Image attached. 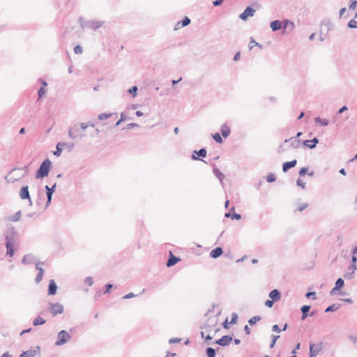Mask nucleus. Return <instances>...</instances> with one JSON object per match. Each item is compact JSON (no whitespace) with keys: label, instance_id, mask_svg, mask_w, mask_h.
<instances>
[{"label":"nucleus","instance_id":"f257e3e1","mask_svg":"<svg viewBox=\"0 0 357 357\" xmlns=\"http://www.w3.org/2000/svg\"><path fill=\"white\" fill-rule=\"evenodd\" d=\"M89 126L93 127V128L94 127V126L93 124L84 123H82L79 125V126L75 125V126H73L72 128H70V129L69 130V136L73 139L84 136V135L81 132L80 130H84L86 129L87 128H89Z\"/></svg>","mask_w":357,"mask_h":357},{"label":"nucleus","instance_id":"f03ea898","mask_svg":"<svg viewBox=\"0 0 357 357\" xmlns=\"http://www.w3.org/2000/svg\"><path fill=\"white\" fill-rule=\"evenodd\" d=\"M50 166L51 162L48 159L44 160L36 173V178L47 176L49 174Z\"/></svg>","mask_w":357,"mask_h":357},{"label":"nucleus","instance_id":"7ed1b4c3","mask_svg":"<svg viewBox=\"0 0 357 357\" xmlns=\"http://www.w3.org/2000/svg\"><path fill=\"white\" fill-rule=\"evenodd\" d=\"M70 335L66 331H61L57 335V340L55 342V344L57 346H61L67 342L68 340H70Z\"/></svg>","mask_w":357,"mask_h":357},{"label":"nucleus","instance_id":"20e7f679","mask_svg":"<svg viewBox=\"0 0 357 357\" xmlns=\"http://www.w3.org/2000/svg\"><path fill=\"white\" fill-rule=\"evenodd\" d=\"M50 310L53 316H56L57 314H61L63 312V307L59 303H54L51 305Z\"/></svg>","mask_w":357,"mask_h":357},{"label":"nucleus","instance_id":"39448f33","mask_svg":"<svg viewBox=\"0 0 357 357\" xmlns=\"http://www.w3.org/2000/svg\"><path fill=\"white\" fill-rule=\"evenodd\" d=\"M321 344H310V357H315L319 351L321 350Z\"/></svg>","mask_w":357,"mask_h":357},{"label":"nucleus","instance_id":"423d86ee","mask_svg":"<svg viewBox=\"0 0 357 357\" xmlns=\"http://www.w3.org/2000/svg\"><path fill=\"white\" fill-rule=\"evenodd\" d=\"M232 341V337L229 335H224L216 341V344L221 346H227Z\"/></svg>","mask_w":357,"mask_h":357},{"label":"nucleus","instance_id":"0eeeda50","mask_svg":"<svg viewBox=\"0 0 357 357\" xmlns=\"http://www.w3.org/2000/svg\"><path fill=\"white\" fill-rule=\"evenodd\" d=\"M255 10L250 7H248L244 12L240 15L243 20H246L248 17L253 16Z\"/></svg>","mask_w":357,"mask_h":357},{"label":"nucleus","instance_id":"6e6552de","mask_svg":"<svg viewBox=\"0 0 357 357\" xmlns=\"http://www.w3.org/2000/svg\"><path fill=\"white\" fill-rule=\"evenodd\" d=\"M269 297L275 302L280 300L281 296L278 289H274L270 292Z\"/></svg>","mask_w":357,"mask_h":357},{"label":"nucleus","instance_id":"1a4fd4ad","mask_svg":"<svg viewBox=\"0 0 357 357\" xmlns=\"http://www.w3.org/2000/svg\"><path fill=\"white\" fill-rule=\"evenodd\" d=\"M296 163H297V161L296 160H291V161H289V162H286L282 165V170L284 172H287L290 168H292V167H295Z\"/></svg>","mask_w":357,"mask_h":357},{"label":"nucleus","instance_id":"9d476101","mask_svg":"<svg viewBox=\"0 0 357 357\" xmlns=\"http://www.w3.org/2000/svg\"><path fill=\"white\" fill-rule=\"evenodd\" d=\"M20 196L21 199H30L29 192L28 190V187H22L20 192Z\"/></svg>","mask_w":357,"mask_h":357},{"label":"nucleus","instance_id":"9b49d317","mask_svg":"<svg viewBox=\"0 0 357 357\" xmlns=\"http://www.w3.org/2000/svg\"><path fill=\"white\" fill-rule=\"evenodd\" d=\"M56 284L54 280H50L48 287V294L50 295H54L56 292Z\"/></svg>","mask_w":357,"mask_h":357},{"label":"nucleus","instance_id":"f8f14e48","mask_svg":"<svg viewBox=\"0 0 357 357\" xmlns=\"http://www.w3.org/2000/svg\"><path fill=\"white\" fill-rule=\"evenodd\" d=\"M318 142H319V140L317 138H314L312 140H305L303 142V144L310 149H313L316 146V145Z\"/></svg>","mask_w":357,"mask_h":357},{"label":"nucleus","instance_id":"ddd939ff","mask_svg":"<svg viewBox=\"0 0 357 357\" xmlns=\"http://www.w3.org/2000/svg\"><path fill=\"white\" fill-rule=\"evenodd\" d=\"M190 20L186 17L182 22H177V24H176V26L174 27V30H178L181 27L187 26L190 24Z\"/></svg>","mask_w":357,"mask_h":357},{"label":"nucleus","instance_id":"4468645a","mask_svg":"<svg viewBox=\"0 0 357 357\" xmlns=\"http://www.w3.org/2000/svg\"><path fill=\"white\" fill-rule=\"evenodd\" d=\"M180 260L179 258L176 257L172 255V253L170 252V257L168 259V261L167 263V266L170 267L172 266H174L176 264L178 261Z\"/></svg>","mask_w":357,"mask_h":357},{"label":"nucleus","instance_id":"2eb2a0df","mask_svg":"<svg viewBox=\"0 0 357 357\" xmlns=\"http://www.w3.org/2000/svg\"><path fill=\"white\" fill-rule=\"evenodd\" d=\"M222 254V250L221 248H216L212 250L210 252V256L213 258H217Z\"/></svg>","mask_w":357,"mask_h":357},{"label":"nucleus","instance_id":"dca6fc26","mask_svg":"<svg viewBox=\"0 0 357 357\" xmlns=\"http://www.w3.org/2000/svg\"><path fill=\"white\" fill-rule=\"evenodd\" d=\"M36 268H37V270H38V275H37V276L36 278V282L37 283H39L42 280V279L43 278L44 270H43V268L39 267L38 264L36 265Z\"/></svg>","mask_w":357,"mask_h":357},{"label":"nucleus","instance_id":"f3484780","mask_svg":"<svg viewBox=\"0 0 357 357\" xmlns=\"http://www.w3.org/2000/svg\"><path fill=\"white\" fill-rule=\"evenodd\" d=\"M231 132V130L227 125H222L221 127V133L224 137H227Z\"/></svg>","mask_w":357,"mask_h":357},{"label":"nucleus","instance_id":"a211bd4d","mask_svg":"<svg viewBox=\"0 0 357 357\" xmlns=\"http://www.w3.org/2000/svg\"><path fill=\"white\" fill-rule=\"evenodd\" d=\"M344 280L342 278H339L335 282V287L331 290V294L341 289L344 286Z\"/></svg>","mask_w":357,"mask_h":357},{"label":"nucleus","instance_id":"6ab92c4d","mask_svg":"<svg viewBox=\"0 0 357 357\" xmlns=\"http://www.w3.org/2000/svg\"><path fill=\"white\" fill-rule=\"evenodd\" d=\"M271 27L273 31H277L282 28V22L279 20H275L271 23Z\"/></svg>","mask_w":357,"mask_h":357},{"label":"nucleus","instance_id":"aec40b11","mask_svg":"<svg viewBox=\"0 0 357 357\" xmlns=\"http://www.w3.org/2000/svg\"><path fill=\"white\" fill-rule=\"evenodd\" d=\"M7 255L12 257L14 255L13 245L10 241L6 243Z\"/></svg>","mask_w":357,"mask_h":357},{"label":"nucleus","instance_id":"412c9836","mask_svg":"<svg viewBox=\"0 0 357 357\" xmlns=\"http://www.w3.org/2000/svg\"><path fill=\"white\" fill-rule=\"evenodd\" d=\"M316 123H319L322 126H326L328 124V120L325 119H321L319 117H317L314 119Z\"/></svg>","mask_w":357,"mask_h":357},{"label":"nucleus","instance_id":"4be33fe9","mask_svg":"<svg viewBox=\"0 0 357 357\" xmlns=\"http://www.w3.org/2000/svg\"><path fill=\"white\" fill-rule=\"evenodd\" d=\"M21 218V212L19 211L16 213L15 215H11L8 218V220L11 222H16L18 221Z\"/></svg>","mask_w":357,"mask_h":357},{"label":"nucleus","instance_id":"5701e85b","mask_svg":"<svg viewBox=\"0 0 357 357\" xmlns=\"http://www.w3.org/2000/svg\"><path fill=\"white\" fill-rule=\"evenodd\" d=\"M36 353V351H24L20 355V357H33V356H35Z\"/></svg>","mask_w":357,"mask_h":357},{"label":"nucleus","instance_id":"b1692460","mask_svg":"<svg viewBox=\"0 0 357 357\" xmlns=\"http://www.w3.org/2000/svg\"><path fill=\"white\" fill-rule=\"evenodd\" d=\"M310 306L309 305H303L301 307V311L303 312L302 319H305L307 317V312L310 310Z\"/></svg>","mask_w":357,"mask_h":357},{"label":"nucleus","instance_id":"393cba45","mask_svg":"<svg viewBox=\"0 0 357 357\" xmlns=\"http://www.w3.org/2000/svg\"><path fill=\"white\" fill-rule=\"evenodd\" d=\"M43 86L38 91V96L40 98L45 93V87L47 86V83L45 81H42Z\"/></svg>","mask_w":357,"mask_h":357},{"label":"nucleus","instance_id":"a878e982","mask_svg":"<svg viewBox=\"0 0 357 357\" xmlns=\"http://www.w3.org/2000/svg\"><path fill=\"white\" fill-rule=\"evenodd\" d=\"M45 323V320L42 318L41 317H38L33 320V325L38 326V325H42Z\"/></svg>","mask_w":357,"mask_h":357},{"label":"nucleus","instance_id":"bb28decb","mask_svg":"<svg viewBox=\"0 0 357 357\" xmlns=\"http://www.w3.org/2000/svg\"><path fill=\"white\" fill-rule=\"evenodd\" d=\"M64 143H58L56 145V150L54 152L55 155L59 156L61 152V148L64 146Z\"/></svg>","mask_w":357,"mask_h":357},{"label":"nucleus","instance_id":"cd10ccee","mask_svg":"<svg viewBox=\"0 0 357 357\" xmlns=\"http://www.w3.org/2000/svg\"><path fill=\"white\" fill-rule=\"evenodd\" d=\"M259 320H261V317H259V316H255L253 317H252L251 319H249L248 322L250 325H254L255 324L257 321H259Z\"/></svg>","mask_w":357,"mask_h":357},{"label":"nucleus","instance_id":"c85d7f7f","mask_svg":"<svg viewBox=\"0 0 357 357\" xmlns=\"http://www.w3.org/2000/svg\"><path fill=\"white\" fill-rule=\"evenodd\" d=\"M206 354H207L208 357H215V351L211 347H208L206 349Z\"/></svg>","mask_w":357,"mask_h":357},{"label":"nucleus","instance_id":"c756f323","mask_svg":"<svg viewBox=\"0 0 357 357\" xmlns=\"http://www.w3.org/2000/svg\"><path fill=\"white\" fill-rule=\"evenodd\" d=\"M276 180V178H275V176L274 174L273 173H269L267 176H266V181L268 182V183H271V182H273Z\"/></svg>","mask_w":357,"mask_h":357},{"label":"nucleus","instance_id":"7c9ffc66","mask_svg":"<svg viewBox=\"0 0 357 357\" xmlns=\"http://www.w3.org/2000/svg\"><path fill=\"white\" fill-rule=\"evenodd\" d=\"M213 138L218 143L220 144V143L222 142V137H221L219 133H218V132L215 133L214 135H213Z\"/></svg>","mask_w":357,"mask_h":357},{"label":"nucleus","instance_id":"2f4dec72","mask_svg":"<svg viewBox=\"0 0 357 357\" xmlns=\"http://www.w3.org/2000/svg\"><path fill=\"white\" fill-rule=\"evenodd\" d=\"M213 172L216 175V176L219 178L220 180L223 179L224 176L218 169H214Z\"/></svg>","mask_w":357,"mask_h":357},{"label":"nucleus","instance_id":"473e14b6","mask_svg":"<svg viewBox=\"0 0 357 357\" xmlns=\"http://www.w3.org/2000/svg\"><path fill=\"white\" fill-rule=\"evenodd\" d=\"M238 315L236 313H233L231 315V319L229 321V324H234L237 322Z\"/></svg>","mask_w":357,"mask_h":357},{"label":"nucleus","instance_id":"72a5a7b5","mask_svg":"<svg viewBox=\"0 0 357 357\" xmlns=\"http://www.w3.org/2000/svg\"><path fill=\"white\" fill-rule=\"evenodd\" d=\"M348 26L350 28H357V21L355 20H351L349 22Z\"/></svg>","mask_w":357,"mask_h":357},{"label":"nucleus","instance_id":"f704fd0d","mask_svg":"<svg viewBox=\"0 0 357 357\" xmlns=\"http://www.w3.org/2000/svg\"><path fill=\"white\" fill-rule=\"evenodd\" d=\"M112 116V114H105V113H102V114H100L99 116H98V119L100 120H104V119H106L109 117H110Z\"/></svg>","mask_w":357,"mask_h":357},{"label":"nucleus","instance_id":"c9c22d12","mask_svg":"<svg viewBox=\"0 0 357 357\" xmlns=\"http://www.w3.org/2000/svg\"><path fill=\"white\" fill-rule=\"evenodd\" d=\"M307 204L303 203L299 205L297 208L296 209V211H302L303 210L305 209L307 207Z\"/></svg>","mask_w":357,"mask_h":357},{"label":"nucleus","instance_id":"e433bc0d","mask_svg":"<svg viewBox=\"0 0 357 357\" xmlns=\"http://www.w3.org/2000/svg\"><path fill=\"white\" fill-rule=\"evenodd\" d=\"M46 189L47 190V198H48V202H50L51 199H52V191L47 185L46 186Z\"/></svg>","mask_w":357,"mask_h":357},{"label":"nucleus","instance_id":"4c0bfd02","mask_svg":"<svg viewBox=\"0 0 357 357\" xmlns=\"http://www.w3.org/2000/svg\"><path fill=\"white\" fill-rule=\"evenodd\" d=\"M195 153L200 156L205 157L206 155V151L204 149H200L198 152L195 151Z\"/></svg>","mask_w":357,"mask_h":357},{"label":"nucleus","instance_id":"58836bf2","mask_svg":"<svg viewBox=\"0 0 357 357\" xmlns=\"http://www.w3.org/2000/svg\"><path fill=\"white\" fill-rule=\"evenodd\" d=\"M74 52L75 54H81L82 53V47L80 45H77L74 48Z\"/></svg>","mask_w":357,"mask_h":357},{"label":"nucleus","instance_id":"ea45409f","mask_svg":"<svg viewBox=\"0 0 357 357\" xmlns=\"http://www.w3.org/2000/svg\"><path fill=\"white\" fill-rule=\"evenodd\" d=\"M297 185L300 187H301L303 189L305 188V183L301 178H298L297 180Z\"/></svg>","mask_w":357,"mask_h":357},{"label":"nucleus","instance_id":"a19ab883","mask_svg":"<svg viewBox=\"0 0 357 357\" xmlns=\"http://www.w3.org/2000/svg\"><path fill=\"white\" fill-rule=\"evenodd\" d=\"M294 26V25L293 22H289L287 20L284 22V29L287 28L288 26H291V28H293Z\"/></svg>","mask_w":357,"mask_h":357},{"label":"nucleus","instance_id":"79ce46f5","mask_svg":"<svg viewBox=\"0 0 357 357\" xmlns=\"http://www.w3.org/2000/svg\"><path fill=\"white\" fill-rule=\"evenodd\" d=\"M307 167H303L302 168L300 171H299V175L301 176H305V174L307 173Z\"/></svg>","mask_w":357,"mask_h":357},{"label":"nucleus","instance_id":"37998d69","mask_svg":"<svg viewBox=\"0 0 357 357\" xmlns=\"http://www.w3.org/2000/svg\"><path fill=\"white\" fill-rule=\"evenodd\" d=\"M273 303L274 301L273 300H267L266 302H265V305L266 306H267L268 307H273Z\"/></svg>","mask_w":357,"mask_h":357},{"label":"nucleus","instance_id":"c03bdc74","mask_svg":"<svg viewBox=\"0 0 357 357\" xmlns=\"http://www.w3.org/2000/svg\"><path fill=\"white\" fill-rule=\"evenodd\" d=\"M356 7H357V1L356 0L352 1L350 3L349 8L351 9H355Z\"/></svg>","mask_w":357,"mask_h":357},{"label":"nucleus","instance_id":"a18cd8bd","mask_svg":"<svg viewBox=\"0 0 357 357\" xmlns=\"http://www.w3.org/2000/svg\"><path fill=\"white\" fill-rule=\"evenodd\" d=\"M336 309H337V307H335V306L334 305H331V306L328 307L326 309L325 312H331V311H334V310H335Z\"/></svg>","mask_w":357,"mask_h":357},{"label":"nucleus","instance_id":"49530a36","mask_svg":"<svg viewBox=\"0 0 357 357\" xmlns=\"http://www.w3.org/2000/svg\"><path fill=\"white\" fill-rule=\"evenodd\" d=\"M352 264L351 266L354 269H356V257L355 256H353L352 257Z\"/></svg>","mask_w":357,"mask_h":357},{"label":"nucleus","instance_id":"de8ad7c7","mask_svg":"<svg viewBox=\"0 0 357 357\" xmlns=\"http://www.w3.org/2000/svg\"><path fill=\"white\" fill-rule=\"evenodd\" d=\"M229 322L228 321V319L227 318L223 323L224 328H226V329L229 328Z\"/></svg>","mask_w":357,"mask_h":357},{"label":"nucleus","instance_id":"09e8293b","mask_svg":"<svg viewBox=\"0 0 357 357\" xmlns=\"http://www.w3.org/2000/svg\"><path fill=\"white\" fill-rule=\"evenodd\" d=\"M134 296H135V295L134 294H132V293H130V294H128L125 295L123 298L124 299H128V298H132V297H134Z\"/></svg>","mask_w":357,"mask_h":357},{"label":"nucleus","instance_id":"8fccbe9b","mask_svg":"<svg viewBox=\"0 0 357 357\" xmlns=\"http://www.w3.org/2000/svg\"><path fill=\"white\" fill-rule=\"evenodd\" d=\"M272 329L273 331L278 332V333H280L281 331L280 328H279V326L278 325L273 326Z\"/></svg>","mask_w":357,"mask_h":357},{"label":"nucleus","instance_id":"3c124183","mask_svg":"<svg viewBox=\"0 0 357 357\" xmlns=\"http://www.w3.org/2000/svg\"><path fill=\"white\" fill-rule=\"evenodd\" d=\"M278 337H279V336H274V337H273V340H272V343H271V348L274 347V345H275V342H276V340H277V339H278Z\"/></svg>","mask_w":357,"mask_h":357},{"label":"nucleus","instance_id":"603ef678","mask_svg":"<svg viewBox=\"0 0 357 357\" xmlns=\"http://www.w3.org/2000/svg\"><path fill=\"white\" fill-rule=\"evenodd\" d=\"M240 56H241V53L239 52H238L235 56H234V61H238L239 59H240Z\"/></svg>","mask_w":357,"mask_h":357},{"label":"nucleus","instance_id":"864d4df0","mask_svg":"<svg viewBox=\"0 0 357 357\" xmlns=\"http://www.w3.org/2000/svg\"><path fill=\"white\" fill-rule=\"evenodd\" d=\"M245 331L246 332L247 335H250L251 333L250 328L246 325L244 328Z\"/></svg>","mask_w":357,"mask_h":357},{"label":"nucleus","instance_id":"5fc2aeb1","mask_svg":"<svg viewBox=\"0 0 357 357\" xmlns=\"http://www.w3.org/2000/svg\"><path fill=\"white\" fill-rule=\"evenodd\" d=\"M222 0H217V1H215L213 2V5L217 6H219L222 3Z\"/></svg>","mask_w":357,"mask_h":357},{"label":"nucleus","instance_id":"6e6d98bb","mask_svg":"<svg viewBox=\"0 0 357 357\" xmlns=\"http://www.w3.org/2000/svg\"><path fill=\"white\" fill-rule=\"evenodd\" d=\"M345 11H346V8H342L340 9V17H342V16L345 13Z\"/></svg>","mask_w":357,"mask_h":357},{"label":"nucleus","instance_id":"4d7b16f0","mask_svg":"<svg viewBox=\"0 0 357 357\" xmlns=\"http://www.w3.org/2000/svg\"><path fill=\"white\" fill-rule=\"evenodd\" d=\"M112 284H107V285L106 286V291H105V293H108V292L110 291V289H111V288H112Z\"/></svg>","mask_w":357,"mask_h":357},{"label":"nucleus","instance_id":"13d9d810","mask_svg":"<svg viewBox=\"0 0 357 357\" xmlns=\"http://www.w3.org/2000/svg\"><path fill=\"white\" fill-rule=\"evenodd\" d=\"M137 90V86H133L132 89H130V92L135 93L134 96H135V93H136Z\"/></svg>","mask_w":357,"mask_h":357},{"label":"nucleus","instance_id":"bf43d9fd","mask_svg":"<svg viewBox=\"0 0 357 357\" xmlns=\"http://www.w3.org/2000/svg\"><path fill=\"white\" fill-rule=\"evenodd\" d=\"M347 110V107L346 106H343L342 107H341L339 110V113H342L343 112Z\"/></svg>","mask_w":357,"mask_h":357},{"label":"nucleus","instance_id":"052dcab7","mask_svg":"<svg viewBox=\"0 0 357 357\" xmlns=\"http://www.w3.org/2000/svg\"><path fill=\"white\" fill-rule=\"evenodd\" d=\"M315 293L314 292H309L306 294V297L307 298H309L310 296H312V295H314Z\"/></svg>","mask_w":357,"mask_h":357},{"label":"nucleus","instance_id":"680f3d73","mask_svg":"<svg viewBox=\"0 0 357 357\" xmlns=\"http://www.w3.org/2000/svg\"><path fill=\"white\" fill-rule=\"evenodd\" d=\"M136 115L137 116H142L143 115V113L142 112H140V111H137L136 112Z\"/></svg>","mask_w":357,"mask_h":357},{"label":"nucleus","instance_id":"e2e57ef3","mask_svg":"<svg viewBox=\"0 0 357 357\" xmlns=\"http://www.w3.org/2000/svg\"><path fill=\"white\" fill-rule=\"evenodd\" d=\"M30 331H31V329L24 330V331H22L21 332L20 335H23V334H24V333H26L29 332Z\"/></svg>","mask_w":357,"mask_h":357},{"label":"nucleus","instance_id":"0e129e2a","mask_svg":"<svg viewBox=\"0 0 357 357\" xmlns=\"http://www.w3.org/2000/svg\"><path fill=\"white\" fill-rule=\"evenodd\" d=\"M234 218H236V219H237V220H239V219H241V215H239V214H235V215H234Z\"/></svg>","mask_w":357,"mask_h":357},{"label":"nucleus","instance_id":"69168bd1","mask_svg":"<svg viewBox=\"0 0 357 357\" xmlns=\"http://www.w3.org/2000/svg\"><path fill=\"white\" fill-rule=\"evenodd\" d=\"M181 80V78L178 79V80H172V84L173 85L176 84V83H178V82H180Z\"/></svg>","mask_w":357,"mask_h":357},{"label":"nucleus","instance_id":"338daca9","mask_svg":"<svg viewBox=\"0 0 357 357\" xmlns=\"http://www.w3.org/2000/svg\"><path fill=\"white\" fill-rule=\"evenodd\" d=\"M1 357H11L8 353H4Z\"/></svg>","mask_w":357,"mask_h":357},{"label":"nucleus","instance_id":"774afa93","mask_svg":"<svg viewBox=\"0 0 357 357\" xmlns=\"http://www.w3.org/2000/svg\"><path fill=\"white\" fill-rule=\"evenodd\" d=\"M24 132H25V129H24V128H22L20 130V134H23V133H24Z\"/></svg>","mask_w":357,"mask_h":357}]
</instances>
